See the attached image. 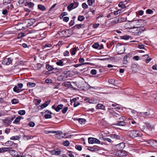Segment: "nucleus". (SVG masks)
<instances>
[{"mask_svg":"<svg viewBox=\"0 0 157 157\" xmlns=\"http://www.w3.org/2000/svg\"><path fill=\"white\" fill-rule=\"evenodd\" d=\"M129 136L132 138L142 136V134L139 131L136 130H132L129 131L128 132Z\"/></svg>","mask_w":157,"mask_h":157,"instance_id":"nucleus-1","label":"nucleus"},{"mask_svg":"<svg viewBox=\"0 0 157 157\" xmlns=\"http://www.w3.org/2000/svg\"><path fill=\"white\" fill-rule=\"evenodd\" d=\"M56 133L55 136L58 139H61L63 138H66L65 136V134H63V132L61 131L56 132L55 131H48V133Z\"/></svg>","mask_w":157,"mask_h":157,"instance_id":"nucleus-2","label":"nucleus"},{"mask_svg":"<svg viewBox=\"0 0 157 157\" xmlns=\"http://www.w3.org/2000/svg\"><path fill=\"white\" fill-rule=\"evenodd\" d=\"M141 20H133L130 22L131 24L134 25L130 29H134L136 28V26H139L141 25V23L142 22Z\"/></svg>","mask_w":157,"mask_h":157,"instance_id":"nucleus-3","label":"nucleus"},{"mask_svg":"<svg viewBox=\"0 0 157 157\" xmlns=\"http://www.w3.org/2000/svg\"><path fill=\"white\" fill-rule=\"evenodd\" d=\"M79 3L78 2H74L71 3L67 7V9L69 11H70L72 10L77 7Z\"/></svg>","mask_w":157,"mask_h":157,"instance_id":"nucleus-4","label":"nucleus"},{"mask_svg":"<svg viewBox=\"0 0 157 157\" xmlns=\"http://www.w3.org/2000/svg\"><path fill=\"white\" fill-rule=\"evenodd\" d=\"M88 143L90 144L94 143L99 144L100 141L97 139L93 137H89L88 138Z\"/></svg>","mask_w":157,"mask_h":157,"instance_id":"nucleus-5","label":"nucleus"},{"mask_svg":"<svg viewBox=\"0 0 157 157\" xmlns=\"http://www.w3.org/2000/svg\"><path fill=\"white\" fill-rule=\"evenodd\" d=\"M12 60L11 58L6 56L2 62V63L4 65H9L12 63Z\"/></svg>","mask_w":157,"mask_h":157,"instance_id":"nucleus-6","label":"nucleus"},{"mask_svg":"<svg viewBox=\"0 0 157 157\" xmlns=\"http://www.w3.org/2000/svg\"><path fill=\"white\" fill-rule=\"evenodd\" d=\"M23 84L22 83L18 84L17 85H15L13 88V90L14 92L17 93L19 92V90L22 88Z\"/></svg>","mask_w":157,"mask_h":157,"instance_id":"nucleus-7","label":"nucleus"},{"mask_svg":"<svg viewBox=\"0 0 157 157\" xmlns=\"http://www.w3.org/2000/svg\"><path fill=\"white\" fill-rule=\"evenodd\" d=\"M135 29H138L139 31L138 33L141 34L145 30V28L143 26H141V25L139 26H136Z\"/></svg>","mask_w":157,"mask_h":157,"instance_id":"nucleus-8","label":"nucleus"},{"mask_svg":"<svg viewBox=\"0 0 157 157\" xmlns=\"http://www.w3.org/2000/svg\"><path fill=\"white\" fill-rule=\"evenodd\" d=\"M24 5L28 8H32L34 4L31 2L28 1L24 3Z\"/></svg>","mask_w":157,"mask_h":157,"instance_id":"nucleus-9","label":"nucleus"},{"mask_svg":"<svg viewBox=\"0 0 157 157\" xmlns=\"http://www.w3.org/2000/svg\"><path fill=\"white\" fill-rule=\"evenodd\" d=\"M12 149L11 147H2L0 148V153L8 151Z\"/></svg>","mask_w":157,"mask_h":157,"instance_id":"nucleus-10","label":"nucleus"},{"mask_svg":"<svg viewBox=\"0 0 157 157\" xmlns=\"http://www.w3.org/2000/svg\"><path fill=\"white\" fill-rule=\"evenodd\" d=\"M96 108L97 109H101L103 110H105V106L101 104H98L96 106Z\"/></svg>","mask_w":157,"mask_h":157,"instance_id":"nucleus-11","label":"nucleus"},{"mask_svg":"<svg viewBox=\"0 0 157 157\" xmlns=\"http://www.w3.org/2000/svg\"><path fill=\"white\" fill-rule=\"evenodd\" d=\"M109 136L112 139H116L119 140L120 139V136L119 135H117L115 134H111L109 135Z\"/></svg>","mask_w":157,"mask_h":157,"instance_id":"nucleus-12","label":"nucleus"},{"mask_svg":"<svg viewBox=\"0 0 157 157\" xmlns=\"http://www.w3.org/2000/svg\"><path fill=\"white\" fill-rule=\"evenodd\" d=\"M41 114L43 116H44L46 119H49L52 118V116L50 114L46 113L45 112H42Z\"/></svg>","mask_w":157,"mask_h":157,"instance_id":"nucleus-13","label":"nucleus"},{"mask_svg":"<svg viewBox=\"0 0 157 157\" xmlns=\"http://www.w3.org/2000/svg\"><path fill=\"white\" fill-rule=\"evenodd\" d=\"M126 123L123 121H120L117 123L115 125H116L124 126L126 125Z\"/></svg>","mask_w":157,"mask_h":157,"instance_id":"nucleus-14","label":"nucleus"},{"mask_svg":"<svg viewBox=\"0 0 157 157\" xmlns=\"http://www.w3.org/2000/svg\"><path fill=\"white\" fill-rule=\"evenodd\" d=\"M60 153L61 151H58V150L54 149L52 151V153L53 155H58L60 154Z\"/></svg>","mask_w":157,"mask_h":157,"instance_id":"nucleus-15","label":"nucleus"},{"mask_svg":"<svg viewBox=\"0 0 157 157\" xmlns=\"http://www.w3.org/2000/svg\"><path fill=\"white\" fill-rule=\"evenodd\" d=\"M42 47L41 48L43 49L45 48H51L52 47V45L51 44H45L44 45L43 44L41 45Z\"/></svg>","mask_w":157,"mask_h":157,"instance_id":"nucleus-16","label":"nucleus"},{"mask_svg":"<svg viewBox=\"0 0 157 157\" xmlns=\"http://www.w3.org/2000/svg\"><path fill=\"white\" fill-rule=\"evenodd\" d=\"M50 103V101H46L45 102L42 104L40 106L41 109H43L47 106Z\"/></svg>","mask_w":157,"mask_h":157,"instance_id":"nucleus-17","label":"nucleus"},{"mask_svg":"<svg viewBox=\"0 0 157 157\" xmlns=\"http://www.w3.org/2000/svg\"><path fill=\"white\" fill-rule=\"evenodd\" d=\"M140 114H141L142 116L144 117H145L147 116H149L151 115L150 113H148L147 112L141 113Z\"/></svg>","mask_w":157,"mask_h":157,"instance_id":"nucleus-18","label":"nucleus"},{"mask_svg":"<svg viewBox=\"0 0 157 157\" xmlns=\"http://www.w3.org/2000/svg\"><path fill=\"white\" fill-rule=\"evenodd\" d=\"M46 67L47 69L49 71H52L54 69H56V70L57 69V68H54L49 64L46 65Z\"/></svg>","mask_w":157,"mask_h":157,"instance_id":"nucleus-19","label":"nucleus"},{"mask_svg":"<svg viewBox=\"0 0 157 157\" xmlns=\"http://www.w3.org/2000/svg\"><path fill=\"white\" fill-rule=\"evenodd\" d=\"M91 63H82L81 64H76L74 65V67H79L80 66H81L82 65H90Z\"/></svg>","mask_w":157,"mask_h":157,"instance_id":"nucleus-20","label":"nucleus"},{"mask_svg":"<svg viewBox=\"0 0 157 157\" xmlns=\"http://www.w3.org/2000/svg\"><path fill=\"white\" fill-rule=\"evenodd\" d=\"M81 124L84 123L86 121V120L83 118H77L76 119Z\"/></svg>","mask_w":157,"mask_h":157,"instance_id":"nucleus-21","label":"nucleus"},{"mask_svg":"<svg viewBox=\"0 0 157 157\" xmlns=\"http://www.w3.org/2000/svg\"><path fill=\"white\" fill-rule=\"evenodd\" d=\"M56 63L57 65L60 66H63L64 65L63 61L62 60H58Z\"/></svg>","mask_w":157,"mask_h":157,"instance_id":"nucleus-22","label":"nucleus"},{"mask_svg":"<svg viewBox=\"0 0 157 157\" xmlns=\"http://www.w3.org/2000/svg\"><path fill=\"white\" fill-rule=\"evenodd\" d=\"M4 123L8 125L10 124L11 122V120H10L9 118H8L7 119H6L4 120Z\"/></svg>","mask_w":157,"mask_h":157,"instance_id":"nucleus-23","label":"nucleus"},{"mask_svg":"<svg viewBox=\"0 0 157 157\" xmlns=\"http://www.w3.org/2000/svg\"><path fill=\"white\" fill-rule=\"evenodd\" d=\"M87 149L88 150H89V151L92 152H95L98 150L97 148H94L93 147H88Z\"/></svg>","mask_w":157,"mask_h":157,"instance_id":"nucleus-24","label":"nucleus"},{"mask_svg":"<svg viewBox=\"0 0 157 157\" xmlns=\"http://www.w3.org/2000/svg\"><path fill=\"white\" fill-rule=\"evenodd\" d=\"M118 21L119 23L124 22L126 21L127 18L126 17H121L118 19Z\"/></svg>","mask_w":157,"mask_h":157,"instance_id":"nucleus-25","label":"nucleus"},{"mask_svg":"<svg viewBox=\"0 0 157 157\" xmlns=\"http://www.w3.org/2000/svg\"><path fill=\"white\" fill-rule=\"evenodd\" d=\"M63 106V105L62 104L59 105L56 108V111L58 112L61 109Z\"/></svg>","mask_w":157,"mask_h":157,"instance_id":"nucleus-26","label":"nucleus"},{"mask_svg":"<svg viewBox=\"0 0 157 157\" xmlns=\"http://www.w3.org/2000/svg\"><path fill=\"white\" fill-rule=\"evenodd\" d=\"M36 85L34 83L29 82L27 83V86L29 87H33L35 86Z\"/></svg>","mask_w":157,"mask_h":157,"instance_id":"nucleus-27","label":"nucleus"},{"mask_svg":"<svg viewBox=\"0 0 157 157\" xmlns=\"http://www.w3.org/2000/svg\"><path fill=\"white\" fill-rule=\"evenodd\" d=\"M21 117L19 116L17 117L13 122V123L17 124L21 120Z\"/></svg>","mask_w":157,"mask_h":157,"instance_id":"nucleus-28","label":"nucleus"},{"mask_svg":"<svg viewBox=\"0 0 157 157\" xmlns=\"http://www.w3.org/2000/svg\"><path fill=\"white\" fill-rule=\"evenodd\" d=\"M5 144H7L8 146H13V142L11 141H8Z\"/></svg>","mask_w":157,"mask_h":157,"instance_id":"nucleus-29","label":"nucleus"},{"mask_svg":"<svg viewBox=\"0 0 157 157\" xmlns=\"http://www.w3.org/2000/svg\"><path fill=\"white\" fill-rule=\"evenodd\" d=\"M120 13V10H118L117 11L114 12L113 13H111L109 14V15H113V14H114L115 16H117V15L119 13Z\"/></svg>","mask_w":157,"mask_h":157,"instance_id":"nucleus-30","label":"nucleus"},{"mask_svg":"<svg viewBox=\"0 0 157 157\" xmlns=\"http://www.w3.org/2000/svg\"><path fill=\"white\" fill-rule=\"evenodd\" d=\"M118 6L122 9H124L126 7V6H125L124 4H123V3L122 2H120L119 3Z\"/></svg>","mask_w":157,"mask_h":157,"instance_id":"nucleus-31","label":"nucleus"},{"mask_svg":"<svg viewBox=\"0 0 157 157\" xmlns=\"http://www.w3.org/2000/svg\"><path fill=\"white\" fill-rule=\"evenodd\" d=\"M102 140L105 141H107L109 142H111L112 141L111 139L107 137H103Z\"/></svg>","mask_w":157,"mask_h":157,"instance_id":"nucleus-32","label":"nucleus"},{"mask_svg":"<svg viewBox=\"0 0 157 157\" xmlns=\"http://www.w3.org/2000/svg\"><path fill=\"white\" fill-rule=\"evenodd\" d=\"M120 49H122V51L121 50L120 51H118L117 53L119 54H123L124 52V47H121L119 48Z\"/></svg>","mask_w":157,"mask_h":157,"instance_id":"nucleus-33","label":"nucleus"},{"mask_svg":"<svg viewBox=\"0 0 157 157\" xmlns=\"http://www.w3.org/2000/svg\"><path fill=\"white\" fill-rule=\"evenodd\" d=\"M72 51L71 52V54L72 55H74L76 54V51H77V48H72Z\"/></svg>","mask_w":157,"mask_h":157,"instance_id":"nucleus-34","label":"nucleus"},{"mask_svg":"<svg viewBox=\"0 0 157 157\" xmlns=\"http://www.w3.org/2000/svg\"><path fill=\"white\" fill-rule=\"evenodd\" d=\"M85 19V17L79 15L78 17V21H83Z\"/></svg>","mask_w":157,"mask_h":157,"instance_id":"nucleus-35","label":"nucleus"},{"mask_svg":"<svg viewBox=\"0 0 157 157\" xmlns=\"http://www.w3.org/2000/svg\"><path fill=\"white\" fill-rule=\"evenodd\" d=\"M46 10V8L44 6L40 4V10L44 11H45Z\"/></svg>","mask_w":157,"mask_h":157,"instance_id":"nucleus-36","label":"nucleus"},{"mask_svg":"<svg viewBox=\"0 0 157 157\" xmlns=\"http://www.w3.org/2000/svg\"><path fill=\"white\" fill-rule=\"evenodd\" d=\"M12 0H3V4L4 5H6L10 3Z\"/></svg>","mask_w":157,"mask_h":157,"instance_id":"nucleus-37","label":"nucleus"},{"mask_svg":"<svg viewBox=\"0 0 157 157\" xmlns=\"http://www.w3.org/2000/svg\"><path fill=\"white\" fill-rule=\"evenodd\" d=\"M19 137L18 136H13L11 137L10 138V139L11 140H17L19 139Z\"/></svg>","mask_w":157,"mask_h":157,"instance_id":"nucleus-38","label":"nucleus"},{"mask_svg":"<svg viewBox=\"0 0 157 157\" xmlns=\"http://www.w3.org/2000/svg\"><path fill=\"white\" fill-rule=\"evenodd\" d=\"M18 100L16 99H13L12 100L11 102L13 104H16L18 102Z\"/></svg>","mask_w":157,"mask_h":157,"instance_id":"nucleus-39","label":"nucleus"},{"mask_svg":"<svg viewBox=\"0 0 157 157\" xmlns=\"http://www.w3.org/2000/svg\"><path fill=\"white\" fill-rule=\"evenodd\" d=\"M136 29V30H135L134 32H132L134 33V35H140L141 34H138V32H139V29Z\"/></svg>","mask_w":157,"mask_h":157,"instance_id":"nucleus-40","label":"nucleus"},{"mask_svg":"<svg viewBox=\"0 0 157 157\" xmlns=\"http://www.w3.org/2000/svg\"><path fill=\"white\" fill-rule=\"evenodd\" d=\"M19 114L20 115H24L25 113V112L24 110H20L18 112Z\"/></svg>","mask_w":157,"mask_h":157,"instance_id":"nucleus-41","label":"nucleus"},{"mask_svg":"<svg viewBox=\"0 0 157 157\" xmlns=\"http://www.w3.org/2000/svg\"><path fill=\"white\" fill-rule=\"evenodd\" d=\"M71 85L70 82H67L64 83V86L66 87H69Z\"/></svg>","mask_w":157,"mask_h":157,"instance_id":"nucleus-42","label":"nucleus"},{"mask_svg":"<svg viewBox=\"0 0 157 157\" xmlns=\"http://www.w3.org/2000/svg\"><path fill=\"white\" fill-rule=\"evenodd\" d=\"M87 2L89 6H92L94 2V0H88Z\"/></svg>","mask_w":157,"mask_h":157,"instance_id":"nucleus-43","label":"nucleus"},{"mask_svg":"<svg viewBox=\"0 0 157 157\" xmlns=\"http://www.w3.org/2000/svg\"><path fill=\"white\" fill-rule=\"evenodd\" d=\"M99 44L98 43H95L92 45L93 48L97 49L98 48Z\"/></svg>","mask_w":157,"mask_h":157,"instance_id":"nucleus-44","label":"nucleus"},{"mask_svg":"<svg viewBox=\"0 0 157 157\" xmlns=\"http://www.w3.org/2000/svg\"><path fill=\"white\" fill-rule=\"evenodd\" d=\"M147 127L149 130H151L153 128V126L151 125L150 124H147Z\"/></svg>","mask_w":157,"mask_h":157,"instance_id":"nucleus-45","label":"nucleus"},{"mask_svg":"<svg viewBox=\"0 0 157 157\" xmlns=\"http://www.w3.org/2000/svg\"><path fill=\"white\" fill-rule=\"evenodd\" d=\"M82 25L81 24H76L75 26H74L73 27L75 28H77L78 29H80L82 27Z\"/></svg>","mask_w":157,"mask_h":157,"instance_id":"nucleus-46","label":"nucleus"},{"mask_svg":"<svg viewBox=\"0 0 157 157\" xmlns=\"http://www.w3.org/2000/svg\"><path fill=\"white\" fill-rule=\"evenodd\" d=\"M70 144L69 141L68 140H66L63 142V144L64 146H68Z\"/></svg>","mask_w":157,"mask_h":157,"instance_id":"nucleus-47","label":"nucleus"},{"mask_svg":"<svg viewBox=\"0 0 157 157\" xmlns=\"http://www.w3.org/2000/svg\"><path fill=\"white\" fill-rule=\"evenodd\" d=\"M146 13L149 14H152L153 13V11L151 9H148L146 10Z\"/></svg>","mask_w":157,"mask_h":157,"instance_id":"nucleus-48","label":"nucleus"},{"mask_svg":"<svg viewBox=\"0 0 157 157\" xmlns=\"http://www.w3.org/2000/svg\"><path fill=\"white\" fill-rule=\"evenodd\" d=\"M119 22L118 19H114L112 21V23L113 25H114L116 24H117Z\"/></svg>","mask_w":157,"mask_h":157,"instance_id":"nucleus-49","label":"nucleus"},{"mask_svg":"<svg viewBox=\"0 0 157 157\" xmlns=\"http://www.w3.org/2000/svg\"><path fill=\"white\" fill-rule=\"evenodd\" d=\"M75 148L77 150L79 151H81L82 149V147L80 145H76Z\"/></svg>","mask_w":157,"mask_h":157,"instance_id":"nucleus-50","label":"nucleus"},{"mask_svg":"<svg viewBox=\"0 0 157 157\" xmlns=\"http://www.w3.org/2000/svg\"><path fill=\"white\" fill-rule=\"evenodd\" d=\"M97 71L95 69H92L90 71V73L92 75H95L96 74Z\"/></svg>","mask_w":157,"mask_h":157,"instance_id":"nucleus-51","label":"nucleus"},{"mask_svg":"<svg viewBox=\"0 0 157 157\" xmlns=\"http://www.w3.org/2000/svg\"><path fill=\"white\" fill-rule=\"evenodd\" d=\"M68 109L67 107H65L62 110V113H65L67 111Z\"/></svg>","mask_w":157,"mask_h":157,"instance_id":"nucleus-52","label":"nucleus"},{"mask_svg":"<svg viewBox=\"0 0 157 157\" xmlns=\"http://www.w3.org/2000/svg\"><path fill=\"white\" fill-rule=\"evenodd\" d=\"M69 20V18L67 17H63V20L65 22H67Z\"/></svg>","mask_w":157,"mask_h":157,"instance_id":"nucleus-53","label":"nucleus"},{"mask_svg":"<svg viewBox=\"0 0 157 157\" xmlns=\"http://www.w3.org/2000/svg\"><path fill=\"white\" fill-rule=\"evenodd\" d=\"M82 7L84 9H87L88 8V6L85 3H83L82 4Z\"/></svg>","mask_w":157,"mask_h":157,"instance_id":"nucleus-54","label":"nucleus"},{"mask_svg":"<svg viewBox=\"0 0 157 157\" xmlns=\"http://www.w3.org/2000/svg\"><path fill=\"white\" fill-rule=\"evenodd\" d=\"M122 39L125 40H127L129 39V37L128 36L126 35H124V36H121Z\"/></svg>","mask_w":157,"mask_h":157,"instance_id":"nucleus-55","label":"nucleus"},{"mask_svg":"<svg viewBox=\"0 0 157 157\" xmlns=\"http://www.w3.org/2000/svg\"><path fill=\"white\" fill-rule=\"evenodd\" d=\"M142 57H143V59L144 60H145L147 59L148 58L149 56L148 55L146 54V55H143L142 56Z\"/></svg>","mask_w":157,"mask_h":157,"instance_id":"nucleus-56","label":"nucleus"},{"mask_svg":"<svg viewBox=\"0 0 157 157\" xmlns=\"http://www.w3.org/2000/svg\"><path fill=\"white\" fill-rule=\"evenodd\" d=\"M29 125L30 127H33L35 125V123L33 122H30L29 124Z\"/></svg>","mask_w":157,"mask_h":157,"instance_id":"nucleus-57","label":"nucleus"},{"mask_svg":"<svg viewBox=\"0 0 157 157\" xmlns=\"http://www.w3.org/2000/svg\"><path fill=\"white\" fill-rule=\"evenodd\" d=\"M108 81L109 83L111 84H113V82L115 81V80L113 79H110Z\"/></svg>","mask_w":157,"mask_h":157,"instance_id":"nucleus-58","label":"nucleus"},{"mask_svg":"<svg viewBox=\"0 0 157 157\" xmlns=\"http://www.w3.org/2000/svg\"><path fill=\"white\" fill-rule=\"evenodd\" d=\"M69 54V52L67 51H65L64 53V55L65 56H68Z\"/></svg>","mask_w":157,"mask_h":157,"instance_id":"nucleus-59","label":"nucleus"},{"mask_svg":"<svg viewBox=\"0 0 157 157\" xmlns=\"http://www.w3.org/2000/svg\"><path fill=\"white\" fill-rule=\"evenodd\" d=\"M8 11L6 10H3L2 12V13L3 15H6L7 14Z\"/></svg>","mask_w":157,"mask_h":157,"instance_id":"nucleus-60","label":"nucleus"},{"mask_svg":"<svg viewBox=\"0 0 157 157\" xmlns=\"http://www.w3.org/2000/svg\"><path fill=\"white\" fill-rule=\"evenodd\" d=\"M10 129L8 128H6L5 131V132L7 134H8L10 132Z\"/></svg>","mask_w":157,"mask_h":157,"instance_id":"nucleus-61","label":"nucleus"},{"mask_svg":"<svg viewBox=\"0 0 157 157\" xmlns=\"http://www.w3.org/2000/svg\"><path fill=\"white\" fill-rule=\"evenodd\" d=\"M74 24V20H71L69 23L70 26H72Z\"/></svg>","mask_w":157,"mask_h":157,"instance_id":"nucleus-62","label":"nucleus"},{"mask_svg":"<svg viewBox=\"0 0 157 157\" xmlns=\"http://www.w3.org/2000/svg\"><path fill=\"white\" fill-rule=\"evenodd\" d=\"M84 61V59L83 58H80L79 59V62L80 63H84L83 62Z\"/></svg>","mask_w":157,"mask_h":157,"instance_id":"nucleus-63","label":"nucleus"},{"mask_svg":"<svg viewBox=\"0 0 157 157\" xmlns=\"http://www.w3.org/2000/svg\"><path fill=\"white\" fill-rule=\"evenodd\" d=\"M119 119L120 120V121H124L126 119V118L125 117H120L119 118Z\"/></svg>","mask_w":157,"mask_h":157,"instance_id":"nucleus-64","label":"nucleus"}]
</instances>
